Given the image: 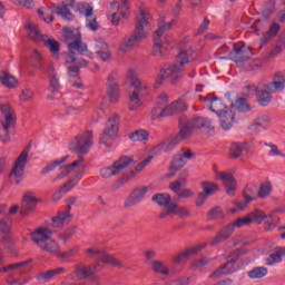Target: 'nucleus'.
I'll return each mask as SVG.
<instances>
[{
	"mask_svg": "<svg viewBox=\"0 0 285 285\" xmlns=\"http://www.w3.org/2000/svg\"><path fill=\"white\" fill-rule=\"evenodd\" d=\"M125 81L134 88L132 94L129 96V110L141 108V106H144V97H146L150 90V85L139 79L137 70L135 69H129L127 71Z\"/></svg>",
	"mask_w": 285,
	"mask_h": 285,
	"instance_id": "1",
	"label": "nucleus"
},
{
	"mask_svg": "<svg viewBox=\"0 0 285 285\" xmlns=\"http://www.w3.org/2000/svg\"><path fill=\"white\" fill-rule=\"evenodd\" d=\"M190 55L186 51H180L176 58V62L174 65L165 66L159 76L156 78V86H161L166 79L175 82L178 79H181V72L186 70V66L190 63Z\"/></svg>",
	"mask_w": 285,
	"mask_h": 285,
	"instance_id": "2",
	"label": "nucleus"
},
{
	"mask_svg": "<svg viewBox=\"0 0 285 285\" xmlns=\"http://www.w3.org/2000/svg\"><path fill=\"white\" fill-rule=\"evenodd\" d=\"M52 233L55 232L48 227H39L31 233V242H33L36 246H39L40 250L43 253L61 257V245L51 238Z\"/></svg>",
	"mask_w": 285,
	"mask_h": 285,
	"instance_id": "3",
	"label": "nucleus"
},
{
	"mask_svg": "<svg viewBox=\"0 0 285 285\" xmlns=\"http://www.w3.org/2000/svg\"><path fill=\"white\" fill-rule=\"evenodd\" d=\"M285 88L284 78H275L272 82L259 83L256 88V99L261 106H268L275 92H282Z\"/></svg>",
	"mask_w": 285,
	"mask_h": 285,
	"instance_id": "4",
	"label": "nucleus"
},
{
	"mask_svg": "<svg viewBox=\"0 0 285 285\" xmlns=\"http://www.w3.org/2000/svg\"><path fill=\"white\" fill-rule=\"evenodd\" d=\"M62 32L69 52H77V55H85V57L92 59V52L88 50V45L81 41L79 29L65 28Z\"/></svg>",
	"mask_w": 285,
	"mask_h": 285,
	"instance_id": "5",
	"label": "nucleus"
},
{
	"mask_svg": "<svg viewBox=\"0 0 285 285\" xmlns=\"http://www.w3.org/2000/svg\"><path fill=\"white\" fill-rule=\"evenodd\" d=\"M173 28V22H165L158 26V30L154 33V55L164 57L167 50H170V36L166 35Z\"/></svg>",
	"mask_w": 285,
	"mask_h": 285,
	"instance_id": "6",
	"label": "nucleus"
},
{
	"mask_svg": "<svg viewBox=\"0 0 285 285\" xmlns=\"http://www.w3.org/2000/svg\"><path fill=\"white\" fill-rule=\"evenodd\" d=\"M195 128H214L210 120L206 118L196 117L191 120H189L178 134L173 136L174 142L185 141V139H188L190 135H193V130Z\"/></svg>",
	"mask_w": 285,
	"mask_h": 285,
	"instance_id": "7",
	"label": "nucleus"
},
{
	"mask_svg": "<svg viewBox=\"0 0 285 285\" xmlns=\"http://www.w3.org/2000/svg\"><path fill=\"white\" fill-rule=\"evenodd\" d=\"M138 12L139 16L134 35L140 41H142L146 37H148V32H150V12L148 11V8L144 4L139 6Z\"/></svg>",
	"mask_w": 285,
	"mask_h": 285,
	"instance_id": "8",
	"label": "nucleus"
},
{
	"mask_svg": "<svg viewBox=\"0 0 285 285\" xmlns=\"http://www.w3.org/2000/svg\"><path fill=\"white\" fill-rule=\"evenodd\" d=\"M32 148L31 145H28L19 155L18 159L16 160V164L13 165L10 178L13 179L14 184L19 185L21 184V180L23 179V175L26 173V165L28 164V155H30V149Z\"/></svg>",
	"mask_w": 285,
	"mask_h": 285,
	"instance_id": "9",
	"label": "nucleus"
},
{
	"mask_svg": "<svg viewBox=\"0 0 285 285\" xmlns=\"http://www.w3.org/2000/svg\"><path fill=\"white\" fill-rule=\"evenodd\" d=\"M168 95L161 94L158 96V106H163L165 117H170L173 115H177V112H184V110L188 109V106H186L183 98L173 101L171 104H168Z\"/></svg>",
	"mask_w": 285,
	"mask_h": 285,
	"instance_id": "10",
	"label": "nucleus"
},
{
	"mask_svg": "<svg viewBox=\"0 0 285 285\" xmlns=\"http://www.w3.org/2000/svg\"><path fill=\"white\" fill-rule=\"evenodd\" d=\"M130 164H135V160L132 159V157L122 156L118 160H116L111 167L102 168L100 170V175L101 177H104V179L115 177V175H119L121 170L128 168Z\"/></svg>",
	"mask_w": 285,
	"mask_h": 285,
	"instance_id": "11",
	"label": "nucleus"
},
{
	"mask_svg": "<svg viewBox=\"0 0 285 285\" xmlns=\"http://www.w3.org/2000/svg\"><path fill=\"white\" fill-rule=\"evenodd\" d=\"M86 254L89 257H95L96 259H99V262H102V264H109L110 266H114L116 268H124V263L118 258H115L112 255L106 253V249L91 247L86 250Z\"/></svg>",
	"mask_w": 285,
	"mask_h": 285,
	"instance_id": "12",
	"label": "nucleus"
},
{
	"mask_svg": "<svg viewBox=\"0 0 285 285\" xmlns=\"http://www.w3.org/2000/svg\"><path fill=\"white\" fill-rule=\"evenodd\" d=\"M0 124L2 128H9L10 130L17 128V111L12 109V106H10V104H0Z\"/></svg>",
	"mask_w": 285,
	"mask_h": 285,
	"instance_id": "13",
	"label": "nucleus"
},
{
	"mask_svg": "<svg viewBox=\"0 0 285 285\" xmlns=\"http://www.w3.org/2000/svg\"><path fill=\"white\" fill-rule=\"evenodd\" d=\"M75 204H77V197H70L68 199V209L59 212L57 216L51 218L53 228H63L66 224H70V222H72L73 216L70 210L72 209V206H75Z\"/></svg>",
	"mask_w": 285,
	"mask_h": 285,
	"instance_id": "14",
	"label": "nucleus"
},
{
	"mask_svg": "<svg viewBox=\"0 0 285 285\" xmlns=\"http://www.w3.org/2000/svg\"><path fill=\"white\" fill-rule=\"evenodd\" d=\"M107 96L110 104H119V99H121V88H119V76L117 73L109 75L107 79Z\"/></svg>",
	"mask_w": 285,
	"mask_h": 285,
	"instance_id": "15",
	"label": "nucleus"
},
{
	"mask_svg": "<svg viewBox=\"0 0 285 285\" xmlns=\"http://www.w3.org/2000/svg\"><path fill=\"white\" fill-rule=\"evenodd\" d=\"M79 10H81L85 16L86 27L89 28V30L97 32V30H99V23L97 22V16L92 12V7L88 3H82L79 6Z\"/></svg>",
	"mask_w": 285,
	"mask_h": 285,
	"instance_id": "16",
	"label": "nucleus"
},
{
	"mask_svg": "<svg viewBox=\"0 0 285 285\" xmlns=\"http://www.w3.org/2000/svg\"><path fill=\"white\" fill-rule=\"evenodd\" d=\"M193 157H195V154L190 149H187L183 154L175 155L169 165V170H181V168H184Z\"/></svg>",
	"mask_w": 285,
	"mask_h": 285,
	"instance_id": "17",
	"label": "nucleus"
},
{
	"mask_svg": "<svg viewBox=\"0 0 285 285\" xmlns=\"http://www.w3.org/2000/svg\"><path fill=\"white\" fill-rule=\"evenodd\" d=\"M229 58L236 63L248 61V59H250V48H246V46L237 47L234 45L232 52H229Z\"/></svg>",
	"mask_w": 285,
	"mask_h": 285,
	"instance_id": "18",
	"label": "nucleus"
},
{
	"mask_svg": "<svg viewBox=\"0 0 285 285\" xmlns=\"http://www.w3.org/2000/svg\"><path fill=\"white\" fill-rule=\"evenodd\" d=\"M148 193V187H138L131 191L128 198L125 200V208H131V206H137L146 197Z\"/></svg>",
	"mask_w": 285,
	"mask_h": 285,
	"instance_id": "19",
	"label": "nucleus"
},
{
	"mask_svg": "<svg viewBox=\"0 0 285 285\" xmlns=\"http://www.w3.org/2000/svg\"><path fill=\"white\" fill-rule=\"evenodd\" d=\"M243 197L245 203H236L237 210H244L250 202H255V199H257V186L248 184L243 191Z\"/></svg>",
	"mask_w": 285,
	"mask_h": 285,
	"instance_id": "20",
	"label": "nucleus"
},
{
	"mask_svg": "<svg viewBox=\"0 0 285 285\" xmlns=\"http://www.w3.org/2000/svg\"><path fill=\"white\" fill-rule=\"evenodd\" d=\"M233 233H235V225H233V223L224 226L210 242V246H217L227 239H230V237H233Z\"/></svg>",
	"mask_w": 285,
	"mask_h": 285,
	"instance_id": "21",
	"label": "nucleus"
},
{
	"mask_svg": "<svg viewBox=\"0 0 285 285\" xmlns=\"http://www.w3.org/2000/svg\"><path fill=\"white\" fill-rule=\"evenodd\" d=\"M204 248H206V244H200V245L187 248L178 253L176 256H174L173 262L175 264H181V262H187L188 257L193 255H197V253H200V250H204Z\"/></svg>",
	"mask_w": 285,
	"mask_h": 285,
	"instance_id": "22",
	"label": "nucleus"
},
{
	"mask_svg": "<svg viewBox=\"0 0 285 285\" xmlns=\"http://www.w3.org/2000/svg\"><path fill=\"white\" fill-rule=\"evenodd\" d=\"M235 264H237V259H230L229 262L217 268L213 274H210L209 278L219 279V277H223V275H230V273H235L237 271Z\"/></svg>",
	"mask_w": 285,
	"mask_h": 285,
	"instance_id": "23",
	"label": "nucleus"
},
{
	"mask_svg": "<svg viewBox=\"0 0 285 285\" xmlns=\"http://www.w3.org/2000/svg\"><path fill=\"white\" fill-rule=\"evenodd\" d=\"M223 130H230L235 124V111L229 108L218 115Z\"/></svg>",
	"mask_w": 285,
	"mask_h": 285,
	"instance_id": "24",
	"label": "nucleus"
},
{
	"mask_svg": "<svg viewBox=\"0 0 285 285\" xmlns=\"http://www.w3.org/2000/svg\"><path fill=\"white\" fill-rule=\"evenodd\" d=\"M189 175H190V171H188V169H184L178 175V179L169 184V189L173 190L174 193H178L179 190H181V187L188 184Z\"/></svg>",
	"mask_w": 285,
	"mask_h": 285,
	"instance_id": "25",
	"label": "nucleus"
},
{
	"mask_svg": "<svg viewBox=\"0 0 285 285\" xmlns=\"http://www.w3.org/2000/svg\"><path fill=\"white\" fill-rule=\"evenodd\" d=\"M279 30H282V27L277 22H273L269 26V29L263 35L261 38L262 46H266V43H271L275 37H277Z\"/></svg>",
	"mask_w": 285,
	"mask_h": 285,
	"instance_id": "26",
	"label": "nucleus"
},
{
	"mask_svg": "<svg viewBox=\"0 0 285 285\" xmlns=\"http://www.w3.org/2000/svg\"><path fill=\"white\" fill-rule=\"evenodd\" d=\"M271 127V118L268 116H262L256 118L249 126V130L253 132H262V130H267Z\"/></svg>",
	"mask_w": 285,
	"mask_h": 285,
	"instance_id": "27",
	"label": "nucleus"
},
{
	"mask_svg": "<svg viewBox=\"0 0 285 285\" xmlns=\"http://www.w3.org/2000/svg\"><path fill=\"white\" fill-rule=\"evenodd\" d=\"M43 45L48 48L49 52L53 55L55 59H59V51L61 50V45L55 40V38H48V36L42 37Z\"/></svg>",
	"mask_w": 285,
	"mask_h": 285,
	"instance_id": "28",
	"label": "nucleus"
},
{
	"mask_svg": "<svg viewBox=\"0 0 285 285\" xmlns=\"http://www.w3.org/2000/svg\"><path fill=\"white\" fill-rule=\"evenodd\" d=\"M63 273H66L65 267L49 269V271L40 273L38 275V279L48 283V282H51V279H55V277H59V275H63Z\"/></svg>",
	"mask_w": 285,
	"mask_h": 285,
	"instance_id": "29",
	"label": "nucleus"
},
{
	"mask_svg": "<svg viewBox=\"0 0 285 285\" xmlns=\"http://www.w3.org/2000/svg\"><path fill=\"white\" fill-rule=\"evenodd\" d=\"M208 102H209V110H212V112H215L217 116L222 115L224 111H226V109H229L217 97H209Z\"/></svg>",
	"mask_w": 285,
	"mask_h": 285,
	"instance_id": "30",
	"label": "nucleus"
},
{
	"mask_svg": "<svg viewBox=\"0 0 285 285\" xmlns=\"http://www.w3.org/2000/svg\"><path fill=\"white\" fill-rule=\"evenodd\" d=\"M72 10H75V8L71 4H63L56 9V13L58 17H61L67 21H72V19H75V14L72 13Z\"/></svg>",
	"mask_w": 285,
	"mask_h": 285,
	"instance_id": "31",
	"label": "nucleus"
},
{
	"mask_svg": "<svg viewBox=\"0 0 285 285\" xmlns=\"http://www.w3.org/2000/svg\"><path fill=\"white\" fill-rule=\"evenodd\" d=\"M248 148L244 144H232L229 147V159H239Z\"/></svg>",
	"mask_w": 285,
	"mask_h": 285,
	"instance_id": "32",
	"label": "nucleus"
},
{
	"mask_svg": "<svg viewBox=\"0 0 285 285\" xmlns=\"http://www.w3.org/2000/svg\"><path fill=\"white\" fill-rule=\"evenodd\" d=\"M138 43H141V40L138 39L136 35H132L120 43V50L121 52H128L129 50H132V48H135Z\"/></svg>",
	"mask_w": 285,
	"mask_h": 285,
	"instance_id": "33",
	"label": "nucleus"
},
{
	"mask_svg": "<svg viewBox=\"0 0 285 285\" xmlns=\"http://www.w3.org/2000/svg\"><path fill=\"white\" fill-rule=\"evenodd\" d=\"M282 257H285V247H282L278 250L272 253L266 258V265L267 266H275V264H281Z\"/></svg>",
	"mask_w": 285,
	"mask_h": 285,
	"instance_id": "34",
	"label": "nucleus"
},
{
	"mask_svg": "<svg viewBox=\"0 0 285 285\" xmlns=\"http://www.w3.org/2000/svg\"><path fill=\"white\" fill-rule=\"evenodd\" d=\"M105 126L110 128L111 130L119 132V128H121V116L118 114H112L106 121Z\"/></svg>",
	"mask_w": 285,
	"mask_h": 285,
	"instance_id": "35",
	"label": "nucleus"
},
{
	"mask_svg": "<svg viewBox=\"0 0 285 285\" xmlns=\"http://www.w3.org/2000/svg\"><path fill=\"white\" fill-rule=\"evenodd\" d=\"M79 179H81V177H78L77 179L69 180L58 191H56L53 194L55 202H57L58 199H61V193H68V190H71V188H75V186H77V184H79Z\"/></svg>",
	"mask_w": 285,
	"mask_h": 285,
	"instance_id": "36",
	"label": "nucleus"
},
{
	"mask_svg": "<svg viewBox=\"0 0 285 285\" xmlns=\"http://www.w3.org/2000/svg\"><path fill=\"white\" fill-rule=\"evenodd\" d=\"M26 29L28 31V35L33 41H39L41 39L43 41V37L41 33H39V27L35 22H27Z\"/></svg>",
	"mask_w": 285,
	"mask_h": 285,
	"instance_id": "37",
	"label": "nucleus"
},
{
	"mask_svg": "<svg viewBox=\"0 0 285 285\" xmlns=\"http://www.w3.org/2000/svg\"><path fill=\"white\" fill-rule=\"evenodd\" d=\"M0 80H1V83L6 86V88H17L18 86V81H17V78H14V76L6 72V71H2L0 73Z\"/></svg>",
	"mask_w": 285,
	"mask_h": 285,
	"instance_id": "38",
	"label": "nucleus"
},
{
	"mask_svg": "<svg viewBox=\"0 0 285 285\" xmlns=\"http://www.w3.org/2000/svg\"><path fill=\"white\" fill-rule=\"evenodd\" d=\"M130 141H149L150 140V132L145 129H139L129 135Z\"/></svg>",
	"mask_w": 285,
	"mask_h": 285,
	"instance_id": "39",
	"label": "nucleus"
},
{
	"mask_svg": "<svg viewBox=\"0 0 285 285\" xmlns=\"http://www.w3.org/2000/svg\"><path fill=\"white\" fill-rule=\"evenodd\" d=\"M171 199L169 194H155L151 197V202H155V204H158V206H163L164 208L170 206Z\"/></svg>",
	"mask_w": 285,
	"mask_h": 285,
	"instance_id": "40",
	"label": "nucleus"
},
{
	"mask_svg": "<svg viewBox=\"0 0 285 285\" xmlns=\"http://www.w3.org/2000/svg\"><path fill=\"white\" fill-rule=\"evenodd\" d=\"M10 239H11L10 224L1 220L0 222V244H8Z\"/></svg>",
	"mask_w": 285,
	"mask_h": 285,
	"instance_id": "41",
	"label": "nucleus"
},
{
	"mask_svg": "<svg viewBox=\"0 0 285 285\" xmlns=\"http://www.w3.org/2000/svg\"><path fill=\"white\" fill-rule=\"evenodd\" d=\"M76 144H92L95 134L92 131H82L75 137Z\"/></svg>",
	"mask_w": 285,
	"mask_h": 285,
	"instance_id": "42",
	"label": "nucleus"
},
{
	"mask_svg": "<svg viewBox=\"0 0 285 285\" xmlns=\"http://www.w3.org/2000/svg\"><path fill=\"white\" fill-rule=\"evenodd\" d=\"M151 271L159 275H170V269L161 261L151 262Z\"/></svg>",
	"mask_w": 285,
	"mask_h": 285,
	"instance_id": "43",
	"label": "nucleus"
},
{
	"mask_svg": "<svg viewBox=\"0 0 285 285\" xmlns=\"http://www.w3.org/2000/svg\"><path fill=\"white\" fill-rule=\"evenodd\" d=\"M249 279H262V277H266L268 275V268L266 267H254L248 272Z\"/></svg>",
	"mask_w": 285,
	"mask_h": 285,
	"instance_id": "44",
	"label": "nucleus"
},
{
	"mask_svg": "<svg viewBox=\"0 0 285 285\" xmlns=\"http://www.w3.org/2000/svg\"><path fill=\"white\" fill-rule=\"evenodd\" d=\"M32 259H28L24 262H20V263H13V264H9L4 267H2V273H10V271H23V268H26L28 266V264H31Z\"/></svg>",
	"mask_w": 285,
	"mask_h": 285,
	"instance_id": "45",
	"label": "nucleus"
},
{
	"mask_svg": "<svg viewBox=\"0 0 285 285\" xmlns=\"http://www.w3.org/2000/svg\"><path fill=\"white\" fill-rule=\"evenodd\" d=\"M233 111L238 110V112H248L250 110V105L244 98L236 99L235 104L232 106Z\"/></svg>",
	"mask_w": 285,
	"mask_h": 285,
	"instance_id": "46",
	"label": "nucleus"
},
{
	"mask_svg": "<svg viewBox=\"0 0 285 285\" xmlns=\"http://www.w3.org/2000/svg\"><path fill=\"white\" fill-rule=\"evenodd\" d=\"M95 275V269L90 266L79 267L76 269V277L79 279H88V277H92Z\"/></svg>",
	"mask_w": 285,
	"mask_h": 285,
	"instance_id": "47",
	"label": "nucleus"
},
{
	"mask_svg": "<svg viewBox=\"0 0 285 285\" xmlns=\"http://www.w3.org/2000/svg\"><path fill=\"white\" fill-rule=\"evenodd\" d=\"M202 188H203V194L207 195V197H209V195H215L217 190H219V186L210 181H203Z\"/></svg>",
	"mask_w": 285,
	"mask_h": 285,
	"instance_id": "48",
	"label": "nucleus"
},
{
	"mask_svg": "<svg viewBox=\"0 0 285 285\" xmlns=\"http://www.w3.org/2000/svg\"><path fill=\"white\" fill-rule=\"evenodd\" d=\"M248 216L252 224H262V222L268 217L266 214H264V212L259 209H255L254 212L249 213Z\"/></svg>",
	"mask_w": 285,
	"mask_h": 285,
	"instance_id": "49",
	"label": "nucleus"
},
{
	"mask_svg": "<svg viewBox=\"0 0 285 285\" xmlns=\"http://www.w3.org/2000/svg\"><path fill=\"white\" fill-rule=\"evenodd\" d=\"M70 150L78 155H88V153H90V144H73L71 145Z\"/></svg>",
	"mask_w": 285,
	"mask_h": 285,
	"instance_id": "50",
	"label": "nucleus"
},
{
	"mask_svg": "<svg viewBox=\"0 0 285 285\" xmlns=\"http://www.w3.org/2000/svg\"><path fill=\"white\" fill-rule=\"evenodd\" d=\"M207 219H209V220L224 219V209H222V207H219V206L212 208L207 213Z\"/></svg>",
	"mask_w": 285,
	"mask_h": 285,
	"instance_id": "51",
	"label": "nucleus"
},
{
	"mask_svg": "<svg viewBox=\"0 0 285 285\" xmlns=\"http://www.w3.org/2000/svg\"><path fill=\"white\" fill-rule=\"evenodd\" d=\"M119 137V132L115 131V129H110L105 125V128L102 130L101 138L105 139L106 141H112Z\"/></svg>",
	"mask_w": 285,
	"mask_h": 285,
	"instance_id": "52",
	"label": "nucleus"
},
{
	"mask_svg": "<svg viewBox=\"0 0 285 285\" xmlns=\"http://www.w3.org/2000/svg\"><path fill=\"white\" fill-rule=\"evenodd\" d=\"M166 117L164 114V106L159 105V98L156 99V106L151 109V119L157 120Z\"/></svg>",
	"mask_w": 285,
	"mask_h": 285,
	"instance_id": "53",
	"label": "nucleus"
},
{
	"mask_svg": "<svg viewBox=\"0 0 285 285\" xmlns=\"http://www.w3.org/2000/svg\"><path fill=\"white\" fill-rule=\"evenodd\" d=\"M257 193H258L257 196L261 199H266V197H268V195H271V193H273V186L271 185V183L263 184V185H261Z\"/></svg>",
	"mask_w": 285,
	"mask_h": 285,
	"instance_id": "54",
	"label": "nucleus"
},
{
	"mask_svg": "<svg viewBox=\"0 0 285 285\" xmlns=\"http://www.w3.org/2000/svg\"><path fill=\"white\" fill-rule=\"evenodd\" d=\"M68 160V156H65L63 158H61L60 160H55L51 164H48L42 170H41V175H48V173L55 170V168H57V166H61V164H65V161Z\"/></svg>",
	"mask_w": 285,
	"mask_h": 285,
	"instance_id": "55",
	"label": "nucleus"
},
{
	"mask_svg": "<svg viewBox=\"0 0 285 285\" xmlns=\"http://www.w3.org/2000/svg\"><path fill=\"white\" fill-rule=\"evenodd\" d=\"M170 150H175V144H159L153 148V153L156 155H161V153H170Z\"/></svg>",
	"mask_w": 285,
	"mask_h": 285,
	"instance_id": "56",
	"label": "nucleus"
},
{
	"mask_svg": "<svg viewBox=\"0 0 285 285\" xmlns=\"http://www.w3.org/2000/svg\"><path fill=\"white\" fill-rule=\"evenodd\" d=\"M39 17L46 22V23H52L55 21V17L52 16V10L50 9H39L38 10Z\"/></svg>",
	"mask_w": 285,
	"mask_h": 285,
	"instance_id": "57",
	"label": "nucleus"
},
{
	"mask_svg": "<svg viewBox=\"0 0 285 285\" xmlns=\"http://www.w3.org/2000/svg\"><path fill=\"white\" fill-rule=\"evenodd\" d=\"M35 208H37V204L22 203L20 215L22 217H28L30 213L35 212Z\"/></svg>",
	"mask_w": 285,
	"mask_h": 285,
	"instance_id": "58",
	"label": "nucleus"
},
{
	"mask_svg": "<svg viewBox=\"0 0 285 285\" xmlns=\"http://www.w3.org/2000/svg\"><path fill=\"white\" fill-rule=\"evenodd\" d=\"M174 193L179 199H190V197H195V191L191 189H178V191Z\"/></svg>",
	"mask_w": 285,
	"mask_h": 285,
	"instance_id": "59",
	"label": "nucleus"
},
{
	"mask_svg": "<svg viewBox=\"0 0 285 285\" xmlns=\"http://www.w3.org/2000/svg\"><path fill=\"white\" fill-rule=\"evenodd\" d=\"M250 216H245V217H240L238 219H236L234 223H232V225L234 226V228H242L243 226H250Z\"/></svg>",
	"mask_w": 285,
	"mask_h": 285,
	"instance_id": "60",
	"label": "nucleus"
},
{
	"mask_svg": "<svg viewBox=\"0 0 285 285\" xmlns=\"http://www.w3.org/2000/svg\"><path fill=\"white\" fill-rule=\"evenodd\" d=\"M118 10L120 11V14L124 17V19H128V10H130V0H121Z\"/></svg>",
	"mask_w": 285,
	"mask_h": 285,
	"instance_id": "61",
	"label": "nucleus"
},
{
	"mask_svg": "<svg viewBox=\"0 0 285 285\" xmlns=\"http://www.w3.org/2000/svg\"><path fill=\"white\" fill-rule=\"evenodd\" d=\"M77 234V226L69 227L62 235L59 236V239L62 242H68L72 235Z\"/></svg>",
	"mask_w": 285,
	"mask_h": 285,
	"instance_id": "62",
	"label": "nucleus"
},
{
	"mask_svg": "<svg viewBox=\"0 0 285 285\" xmlns=\"http://www.w3.org/2000/svg\"><path fill=\"white\" fill-rule=\"evenodd\" d=\"M79 253V246L69 248L67 252H60V259H68V257H75Z\"/></svg>",
	"mask_w": 285,
	"mask_h": 285,
	"instance_id": "63",
	"label": "nucleus"
},
{
	"mask_svg": "<svg viewBox=\"0 0 285 285\" xmlns=\"http://www.w3.org/2000/svg\"><path fill=\"white\" fill-rule=\"evenodd\" d=\"M0 141L8 144L10 140V129L6 127H0Z\"/></svg>",
	"mask_w": 285,
	"mask_h": 285,
	"instance_id": "64",
	"label": "nucleus"
}]
</instances>
